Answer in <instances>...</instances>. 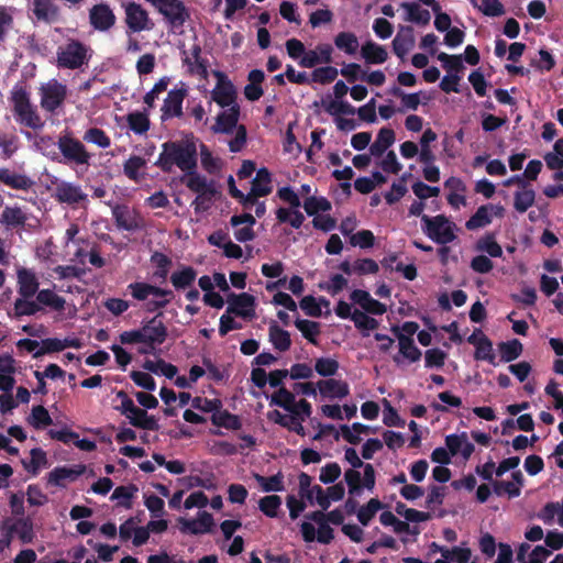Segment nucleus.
I'll use <instances>...</instances> for the list:
<instances>
[{
  "mask_svg": "<svg viewBox=\"0 0 563 563\" xmlns=\"http://www.w3.org/2000/svg\"><path fill=\"white\" fill-rule=\"evenodd\" d=\"M251 190L257 196H267L272 192V175L266 168L257 170L252 181Z\"/></svg>",
  "mask_w": 563,
  "mask_h": 563,
  "instance_id": "de8ad7c7",
  "label": "nucleus"
},
{
  "mask_svg": "<svg viewBox=\"0 0 563 563\" xmlns=\"http://www.w3.org/2000/svg\"><path fill=\"white\" fill-rule=\"evenodd\" d=\"M404 11V20L418 25H427L431 20V14L417 2H402L400 4Z\"/></svg>",
  "mask_w": 563,
  "mask_h": 563,
  "instance_id": "f704fd0d",
  "label": "nucleus"
},
{
  "mask_svg": "<svg viewBox=\"0 0 563 563\" xmlns=\"http://www.w3.org/2000/svg\"><path fill=\"white\" fill-rule=\"evenodd\" d=\"M344 481L352 496L360 495L363 489L372 493L376 483L375 470L372 464H366L362 472L360 468H347L344 472Z\"/></svg>",
  "mask_w": 563,
  "mask_h": 563,
  "instance_id": "1a4fd4ad",
  "label": "nucleus"
},
{
  "mask_svg": "<svg viewBox=\"0 0 563 563\" xmlns=\"http://www.w3.org/2000/svg\"><path fill=\"white\" fill-rule=\"evenodd\" d=\"M88 47L76 40L60 45L56 52V63L59 68L77 69L88 62Z\"/></svg>",
  "mask_w": 563,
  "mask_h": 563,
  "instance_id": "0eeeda50",
  "label": "nucleus"
},
{
  "mask_svg": "<svg viewBox=\"0 0 563 563\" xmlns=\"http://www.w3.org/2000/svg\"><path fill=\"white\" fill-rule=\"evenodd\" d=\"M18 297L13 303L16 317L34 316L44 308L57 313V320L71 319L77 313L75 305L66 301L52 288L40 289V277L30 267H15Z\"/></svg>",
  "mask_w": 563,
  "mask_h": 563,
  "instance_id": "f257e3e1",
  "label": "nucleus"
},
{
  "mask_svg": "<svg viewBox=\"0 0 563 563\" xmlns=\"http://www.w3.org/2000/svg\"><path fill=\"white\" fill-rule=\"evenodd\" d=\"M58 148L67 161L78 165H88L91 158L85 145L70 136H62L58 140Z\"/></svg>",
  "mask_w": 563,
  "mask_h": 563,
  "instance_id": "2eb2a0df",
  "label": "nucleus"
},
{
  "mask_svg": "<svg viewBox=\"0 0 563 563\" xmlns=\"http://www.w3.org/2000/svg\"><path fill=\"white\" fill-rule=\"evenodd\" d=\"M196 276L197 273L192 267H181L172 274L170 283L176 289H185L194 283Z\"/></svg>",
  "mask_w": 563,
  "mask_h": 563,
  "instance_id": "603ef678",
  "label": "nucleus"
},
{
  "mask_svg": "<svg viewBox=\"0 0 563 563\" xmlns=\"http://www.w3.org/2000/svg\"><path fill=\"white\" fill-rule=\"evenodd\" d=\"M445 445L453 456L461 455L464 460H468L475 449L465 432L446 435Z\"/></svg>",
  "mask_w": 563,
  "mask_h": 563,
  "instance_id": "c756f323",
  "label": "nucleus"
},
{
  "mask_svg": "<svg viewBox=\"0 0 563 563\" xmlns=\"http://www.w3.org/2000/svg\"><path fill=\"white\" fill-rule=\"evenodd\" d=\"M143 367L148 372H152L156 375H163L167 378H173L177 374V367L173 364L166 363L163 360H147L145 361Z\"/></svg>",
  "mask_w": 563,
  "mask_h": 563,
  "instance_id": "680f3d73",
  "label": "nucleus"
},
{
  "mask_svg": "<svg viewBox=\"0 0 563 563\" xmlns=\"http://www.w3.org/2000/svg\"><path fill=\"white\" fill-rule=\"evenodd\" d=\"M538 518L545 525L558 523L563 527V503H548L538 514Z\"/></svg>",
  "mask_w": 563,
  "mask_h": 563,
  "instance_id": "a19ab883",
  "label": "nucleus"
},
{
  "mask_svg": "<svg viewBox=\"0 0 563 563\" xmlns=\"http://www.w3.org/2000/svg\"><path fill=\"white\" fill-rule=\"evenodd\" d=\"M395 143V132L389 128L378 131L376 140L369 146L371 155L380 156Z\"/></svg>",
  "mask_w": 563,
  "mask_h": 563,
  "instance_id": "79ce46f5",
  "label": "nucleus"
},
{
  "mask_svg": "<svg viewBox=\"0 0 563 563\" xmlns=\"http://www.w3.org/2000/svg\"><path fill=\"white\" fill-rule=\"evenodd\" d=\"M331 208V202L322 196L311 195L303 201L305 211L312 217L322 212H328Z\"/></svg>",
  "mask_w": 563,
  "mask_h": 563,
  "instance_id": "09e8293b",
  "label": "nucleus"
},
{
  "mask_svg": "<svg viewBox=\"0 0 563 563\" xmlns=\"http://www.w3.org/2000/svg\"><path fill=\"white\" fill-rule=\"evenodd\" d=\"M272 401L285 410L297 409L298 413L303 416L312 413V407L306 399L296 400L295 395L284 387L273 394Z\"/></svg>",
  "mask_w": 563,
  "mask_h": 563,
  "instance_id": "dca6fc26",
  "label": "nucleus"
},
{
  "mask_svg": "<svg viewBox=\"0 0 563 563\" xmlns=\"http://www.w3.org/2000/svg\"><path fill=\"white\" fill-rule=\"evenodd\" d=\"M343 521L342 511L335 509L328 514L313 511L302 521L300 531L306 542L318 541L328 544L333 539V530L330 523L340 525Z\"/></svg>",
  "mask_w": 563,
  "mask_h": 563,
  "instance_id": "7ed1b4c3",
  "label": "nucleus"
},
{
  "mask_svg": "<svg viewBox=\"0 0 563 563\" xmlns=\"http://www.w3.org/2000/svg\"><path fill=\"white\" fill-rule=\"evenodd\" d=\"M505 208L501 205H484L466 221L465 227L468 230L484 228L492 223L494 218H503Z\"/></svg>",
  "mask_w": 563,
  "mask_h": 563,
  "instance_id": "f3484780",
  "label": "nucleus"
},
{
  "mask_svg": "<svg viewBox=\"0 0 563 563\" xmlns=\"http://www.w3.org/2000/svg\"><path fill=\"white\" fill-rule=\"evenodd\" d=\"M196 154V147L191 143L167 142L163 144L156 165L164 172H172L176 166L187 174L197 166Z\"/></svg>",
  "mask_w": 563,
  "mask_h": 563,
  "instance_id": "20e7f679",
  "label": "nucleus"
},
{
  "mask_svg": "<svg viewBox=\"0 0 563 563\" xmlns=\"http://www.w3.org/2000/svg\"><path fill=\"white\" fill-rule=\"evenodd\" d=\"M81 471H77L70 467H56L51 471L47 475V482L49 485L56 487H64L68 482L75 481Z\"/></svg>",
  "mask_w": 563,
  "mask_h": 563,
  "instance_id": "ea45409f",
  "label": "nucleus"
},
{
  "mask_svg": "<svg viewBox=\"0 0 563 563\" xmlns=\"http://www.w3.org/2000/svg\"><path fill=\"white\" fill-rule=\"evenodd\" d=\"M181 183L196 192L197 195L200 192H205L213 187H216V183L212 180H208L205 176L196 173L195 170H190L186 175L181 177Z\"/></svg>",
  "mask_w": 563,
  "mask_h": 563,
  "instance_id": "58836bf2",
  "label": "nucleus"
},
{
  "mask_svg": "<svg viewBox=\"0 0 563 563\" xmlns=\"http://www.w3.org/2000/svg\"><path fill=\"white\" fill-rule=\"evenodd\" d=\"M324 110L332 117L338 118L345 115H354L356 109L344 99H329L323 101Z\"/></svg>",
  "mask_w": 563,
  "mask_h": 563,
  "instance_id": "49530a36",
  "label": "nucleus"
},
{
  "mask_svg": "<svg viewBox=\"0 0 563 563\" xmlns=\"http://www.w3.org/2000/svg\"><path fill=\"white\" fill-rule=\"evenodd\" d=\"M32 11L37 20L54 22L58 18V7L54 0H31Z\"/></svg>",
  "mask_w": 563,
  "mask_h": 563,
  "instance_id": "4c0bfd02",
  "label": "nucleus"
},
{
  "mask_svg": "<svg viewBox=\"0 0 563 563\" xmlns=\"http://www.w3.org/2000/svg\"><path fill=\"white\" fill-rule=\"evenodd\" d=\"M219 190L216 187L205 191L200 192L196 196L195 200L192 201V207L195 209V212L200 213L209 210L213 203L214 198L219 195Z\"/></svg>",
  "mask_w": 563,
  "mask_h": 563,
  "instance_id": "e2e57ef3",
  "label": "nucleus"
},
{
  "mask_svg": "<svg viewBox=\"0 0 563 563\" xmlns=\"http://www.w3.org/2000/svg\"><path fill=\"white\" fill-rule=\"evenodd\" d=\"M11 102L16 122L33 130L44 126V121L31 103L30 93L23 87L15 86L12 89Z\"/></svg>",
  "mask_w": 563,
  "mask_h": 563,
  "instance_id": "39448f33",
  "label": "nucleus"
},
{
  "mask_svg": "<svg viewBox=\"0 0 563 563\" xmlns=\"http://www.w3.org/2000/svg\"><path fill=\"white\" fill-rule=\"evenodd\" d=\"M335 46L349 55L357 52L360 43L355 34L351 32H341L334 38Z\"/></svg>",
  "mask_w": 563,
  "mask_h": 563,
  "instance_id": "6e6d98bb",
  "label": "nucleus"
},
{
  "mask_svg": "<svg viewBox=\"0 0 563 563\" xmlns=\"http://www.w3.org/2000/svg\"><path fill=\"white\" fill-rule=\"evenodd\" d=\"M228 312H233L242 318H253L255 314V298L247 292L232 295L229 298Z\"/></svg>",
  "mask_w": 563,
  "mask_h": 563,
  "instance_id": "393cba45",
  "label": "nucleus"
},
{
  "mask_svg": "<svg viewBox=\"0 0 563 563\" xmlns=\"http://www.w3.org/2000/svg\"><path fill=\"white\" fill-rule=\"evenodd\" d=\"M172 299V291L155 286V292L151 294L150 299L145 301L146 310L153 312L164 308Z\"/></svg>",
  "mask_w": 563,
  "mask_h": 563,
  "instance_id": "bf43d9fd",
  "label": "nucleus"
},
{
  "mask_svg": "<svg viewBox=\"0 0 563 563\" xmlns=\"http://www.w3.org/2000/svg\"><path fill=\"white\" fill-rule=\"evenodd\" d=\"M200 161L201 166L209 174H217L222 168L221 159L213 156L206 145L200 146Z\"/></svg>",
  "mask_w": 563,
  "mask_h": 563,
  "instance_id": "338daca9",
  "label": "nucleus"
},
{
  "mask_svg": "<svg viewBox=\"0 0 563 563\" xmlns=\"http://www.w3.org/2000/svg\"><path fill=\"white\" fill-rule=\"evenodd\" d=\"M486 16L496 18L505 14V7L499 0H476V5H473Z\"/></svg>",
  "mask_w": 563,
  "mask_h": 563,
  "instance_id": "0e129e2a",
  "label": "nucleus"
},
{
  "mask_svg": "<svg viewBox=\"0 0 563 563\" xmlns=\"http://www.w3.org/2000/svg\"><path fill=\"white\" fill-rule=\"evenodd\" d=\"M361 56L366 64L379 65L387 60L388 52L384 46L373 41H367L361 47Z\"/></svg>",
  "mask_w": 563,
  "mask_h": 563,
  "instance_id": "c9c22d12",
  "label": "nucleus"
},
{
  "mask_svg": "<svg viewBox=\"0 0 563 563\" xmlns=\"http://www.w3.org/2000/svg\"><path fill=\"white\" fill-rule=\"evenodd\" d=\"M146 166L145 158L141 156H131L129 159L125 161L123 165L124 174L134 181H139L143 177L142 169Z\"/></svg>",
  "mask_w": 563,
  "mask_h": 563,
  "instance_id": "5fc2aeb1",
  "label": "nucleus"
},
{
  "mask_svg": "<svg viewBox=\"0 0 563 563\" xmlns=\"http://www.w3.org/2000/svg\"><path fill=\"white\" fill-rule=\"evenodd\" d=\"M115 15L106 3H98L89 9V22L99 32H107L115 24Z\"/></svg>",
  "mask_w": 563,
  "mask_h": 563,
  "instance_id": "a211bd4d",
  "label": "nucleus"
},
{
  "mask_svg": "<svg viewBox=\"0 0 563 563\" xmlns=\"http://www.w3.org/2000/svg\"><path fill=\"white\" fill-rule=\"evenodd\" d=\"M0 183L12 189L23 191H27L34 186V181L29 176L9 168H0Z\"/></svg>",
  "mask_w": 563,
  "mask_h": 563,
  "instance_id": "473e14b6",
  "label": "nucleus"
},
{
  "mask_svg": "<svg viewBox=\"0 0 563 563\" xmlns=\"http://www.w3.org/2000/svg\"><path fill=\"white\" fill-rule=\"evenodd\" d=\"M156 10L172 27H181L190 18L189 10L181 0H166Z\"/></svg>",
  "mask_w": 563,
  "mask_h": 563,
  "instance_id": "ddd939ff",
  "label": "nucleus"
},
{
  "mask_svg": "<svg viewBox=\"0 0 563 563\" xmlns=\"http://www.w3.org/2000/svg\"><path fill=\"white\" fill-rule=\"evenodd\" d=\"M432 547L441 554V558L434 563H468L472 558V550L466 543H461L453 548L441 547L433 543Z\"/></svg>",
  "mask_w": 563,
  "mask_h": 563,
  "instance_id": "412c9836",
  "label": "nucleus"
},
{
  "mask_svg": "<svg viewBox=\"0 0 563 563\" xmlns=\"http://www.w3.org/2000/svg\"><path fill=\"white\" fill-rule=\"evenodd\" d=\"M68 89L57 79H49L40 87L41 107L47 112H55L66 100Z\"/></svg>",
  "mask_w": 563,
  "mask_h": 563,
  "instance_id": "9d476101",
  "label": "nucleus"
},
{
  "mask_svg": "<svg viewBox=\"0 0 563 563\" xmlns=\"http://www.w3.org/2000/svg\"><path fill=\"white\" fill-rule=\"evenodd\" d=\"M240 110L238 106L229 107L217 117V122L212 130L217 133H232L239 125Z\"/></svg>",
  "mask_w": 563,
  "mask_h": 563,
  "instance_id": "72a5a7b5",
  "label": "nucleus"
},
{
  "mask_svg": "<svg viewBox=\"0 0 563 563\" xmlns=\"http://www.w3.org/2000/svg\"><path fill=\"white\" fill-rule=\"evenodd\" d=\"M231 225L234 228V238L239 242L252 241L255 238L253 227L255 224V217L250 213L233 216L230 220Z\"/></svg>",
  "mask_w": 563,
  "mask_h": 563,
  "instance_id": "a878e982",
  "label": "nucleus"
},
{
  "mask_svg": "<svg viewBox=\"0 0 563 563\" xmlns=\"http://www.w3.org/2000/svg\"><path fill=\"white\" fill-rule=\"evenodd\" d=\"M317 387L323 399H342L350 394L349 384L342 379H322L317 383Z\"/></svg>",
  "mask_w": 563,
  "mask_h": 563,
  "instance_id": "5701e85b",
  "label": "nucleus"
},
{
  "mask_svg": "<svg viewBox=\"0 0 563 563\" xmlns=\"http://www.w3.org/2000/svg\"><path fill=\"white\" fill-rule=\"evenodd\" d=\"M352 321L354 325L362 332L363 336H368L371 331L378 328V321L369 317L366 312L355 309L353 311Z\"/></svg>",
  "mask_w": 563,
  "mask_h": 563,
  "instance_id": "8fccbe9b",
  "label": "nucleus"
},
{
  "mask_svg": "<svg viewBox=\"0 0 563 563\" xmlns=\"http://www.w3.org/2000/svg\"><path fill=\"white\" fill-rule=\"evenodd\" d=\"M125 122L129 129L137 135L146 134L151 125L148 113L145 111L130 112L125 117Z\"/></svg>",
  "mask_w": 563,
  "mask_h": 563,
  "instance_id": "37998d69",
  "label": "nucleus"
},
{
  "mask_svg": "<svg viewBox=\"0 0 563 563\" xmlns=\"http://www.w3.org/2000/svg\"><path fill=\"white\" fill-rule=\"evenodd\" d=\"M393 332L398 340L399 346V355L394 356V361L397 364L401 363V357L406 358L410 363L419 361L421 357V351L415 345L413 339L402 332H399L397 327L393 328Z\"/></svg>",
  "mask_w": 563,
  "mask_h": 563,
  "instance_id": "4be33fe9",
  "label": "nucleus"
},
{
  "mask_svg": "<svg viewBox=\"0 0 563 563\" xmlns=\"http://www.w3.org/2000/svg\"><path fill=\"white\" fill-rule=\"evenodd\" d=\"M187 87L181 84L179 88L172 89L162 107V119L167 120L183 114V102L187 96Z\"/></svg>",
  "mask_w": 563,
  "mask_h": 563,
  "instance_id": "aec40b11",
  "label": "nucleus"
},
{
  "mask_svg": "<svg viewBox=\"0 0 563 563\" xmlns=\"http://www.w3.org/2000/svg\"><path fill=\"white\" fill-rule=\"evenodd\" d=\"M351 300L358 305L365 312L382 316L387 308L384 303L374 299L367 291L356 289L351 294Z\"/></svg>",
  "mask_w": 563,
  "mask_h": 563,
  "instance_id": "2f4dec72",
  "label": "nucleus"
},
{
  "mask_svg": "<svg viewBox=\"0 0 563 563\" xmlns=\"http://www.w3.org/2000/svg\"><path fill=\"white\" fill-rule=\"evenodd\" d=\"M167 338V329L157 318L151 319L140 329L124 331L120 334L122 344H137L141 354H154Z\"/></svg>",
  "mask_w": 563,
  "mask_h": 563,
  "instance_id": "f03ea898",
  "label": "nucleus"
},
{
  "mask_svg": "<svg viewBox=\"0 0 563 563\" xmlns=\"http://www.w3.org/2000/svg\"><path fill=\"white\" fill-rule=\"evenodd\" d=\"M422 231L438 244H448L456 239V224L443 214L422 216Z\"/></svg>",
  "mask_w": 563,
  "mask_h": 563,
  "instance_id": "423d86ee",
  "label": "nucleus"
},
{
  "mask_svg": "<svg viewBox=\"0 0 563 563\" xmlns=\"http://www.w3.org/2000/svg\"><path fill=\"white\" fill-rule=\"evenodd\" d=\"M137 490L135 485L119 486L113 490L111 499L117 500L119 506L131 509L132 499L135 497Z\"/></svg>",
  "mask_w": 563,
  "mask_h": 563,
  "instance_id": "864d4df0",
  "label": "nucleus"
},
{
  "mask_svg": "<svg viewBox=\"0 0 563 563\" xmlns=\"http://www.w3.org/2000/svg\"><path fill=\"white\" fill-rule=\"evenodd\" d=\"M300 308L305 311L307 316L310 317H320L325 309L327 312L330 311V302L324 298H314L313 296H305L300 302Z\"/></svg>",
  "mask_w": 563,
  "mask_h": 563,
  "instance_id": "a18cd8bd",
  "label": "nucleus"
},
{
  "mask_svg": "<svg viewBox=\"0 0 563 563\" xmlns=\"http://www.w3.org/2000/svg\"><path fill=\"white\" fill-rule=\"evenodd\" d=\"M55 197L60 202L77 203L86 199L87 196L81 191L79 186L63 181L56 186Z\"/></svg>",
  "mask_w": 563,
  "mask_h": 563,
  "instance_id": "e433bc0d",
  "label": "nucleus"
},
{
  "mask_svg": "<svg viewBox=\"0 0 563 563\" xmlns=\"http://www.w3.org/2000/svg\"><path fill=\"white\" fill-rule=\"evenodd\" d=\"M475 346V358L494 363L495 353L492 341L481 331H474L467 339Z\"/></svg>",
  "mask_w": 563,
  "mask_h": 563,
  "instance_id": "bb28decb",
  "label": "nucleus"
},
{
  "mask_svg": "<svg viewBox=\"0 0 563 563\" xmlns=\"http://www.w3.org/2000/svg\"><path fill=\"white\" fill-rule=\"evenodd\" d=\"M123 10L125 24L132 33L151 31L154 27L147 10L140 3L134 1L124 2Z\"/></svg>",
  "mask_w": 563,
  "mask_h": 563,
  "instance_id": "9b49d317",
  "label": "nucleus"
},
{
  "mask_svg": "<svg viewBox=\"0 0 563 563\" xmlns=\"http://www.w3.org/2000/svg\"><path fill=\"white\" fill-rule=\"evenodd\" d=\"M134 427L146 430H156L158 428L157 421L154 417L147 415L143 409L135 406L134 410L126 417Z\"/></svg>",
  "mask_w": 563,
  "mask_h": 563,
  "instance_id": "3c124183",
  "label": "nucleus"
},
{
  "mask_svg": "<svg viewBox=\"0 0 563 563\" xmlns=\"http://www.w3.org/2000/svg\"><path fill=\"white\" fill-rule=\"evenodd\" d=\"M27 422L35 429H44L52 424L53 420L46 408L34 406L27 418Z\"/></svg>",
  "mask_w": 563,
  "mask_h": 563,
  "instance_id": "052dcab7",
  "label": "nucleus"
},
{
  "mask_svg": "<svg viewBox=\"0 0 563 563\" xmlns=\"http://www.w3.org/2000/svg\"><path fill=\"white\" fill-rule=\"evenodd\" d=\"M523 486V475L520 471L511 474V481H496L493 483V489L496 495H507L509 498L518 497Z\"/></svg>",
  "mask_w": 563,
  "mask_h": 563,
  "instance_id": "7c9ffc66",
  "label": "nucleus"
},
{
  "mask_svg": "<svg viewBox=\"0 0 563 563\" xmlns=\"http://www.w3.org/2000/svg\"><path fill=\"white\" fill-rule=\"evenodd\" d=\"M268 338L273 346L280 352L287 351L291 345L289 333L282 329L275 321L269 324Z\"/></svg>",
  "mask_w": 563,
  "mask_h": 563,
  "instance_id": "c03bdc74",
  "label": "nucleus"
},
{
  "mask_svg": "<svg viewBox=\"0 0 563 563\" xmlns=\"http://www.w3.org/2000/svg\"><path fill=\"white\" fill-rule=\"evenodd\" d=\"M177 525L181 533L197 536L209 533L214 526V520L211 514L200 510L195 518L179 517Z\"/></svg>",
  "mask_w": 563,
  "mask_h": 563,
  "instance_id": "f8f14e48",
  "label": "nucleus"
},
{
  "mask_svg": "<svg viewBox=\"0 0 563 563\" xmlns=\"http://www.w3.org/2000/svg\"><path fill=\"white\" fill-rule=\"evenodd\" d=\"M183 64L188 74L199 78H207L208 69L206 62L201 58V48L194 45L190 51L184 52Z\"/></svg>",
  "mask_w": 563,
  "mask_h": 563,
  "instance_id": "b1692460",
  "label": "nucleus"
},
{
  "mask_svg": "<svg viewBox=\"0 0 563 563\" xmlns=\"http://www.w3.org/2000/svg\"><path fill=\"white\" fill-rule=\"evenodd\" d=\"M544 161L548 168L552 170L561 169L563 167V139L554 143L553 151L544 155Z\"/></svg>",
  "mask_w": 563,
  "mask_h": 563,
  "instance_id": "774afa93",
  "label": "nucleus"
},
{
  "mask_svg": "<svg viewBox=\"0 0 563 563\" xmlns=\"http://www.w3.org/2000/svg\"><path fill=\"white\" fill-rule=\"evenodd\" d=\"M287 413H283L278 410H274L269 412L268 417L272 421L287 428L290 431L296 432L297 434L305 437L306 430L302 426V422L309 418L310 416H303L298 413L297 409L286 410Z\"/></svg>",
  "mask_w": 563,
  "mask_h": 563,
  "instance_id": "6ab92c4d",
  "label": "nucleus"
},
{
  "mask_svg": "<svg viewBox=\"0 0 563 563\" xmlns=\"http://www.w3.org/2000/svg\"><path fill=\"white\" fill-rule=\"evenodd\" d=\"M29 214L19 206H5L0 213V224L7 230L22 228L26 224Z\"/></svg>",
  "mask_w": 563,
  "mask_h": 563,
  "instance_id": "c85d7f7f",
  "label": "nucleus"
},
{
  "mask_svg": "<svg viewBox=\"0 0 563 563\" xmlns=\"http://www.w3.org/2000/svg\"><path fill=\"white\" fill-rule=\"evenodd\" d=\"M383 508L384 505L379 499L372 498L358 509L356 514L357 519L363 526H367L375 515Z\"/></svg>",
  "mask_w": 563,
  "mask_h": 563,
  "instance_id": "4d7b16f0",
  "label": "nucleus"
},
{
  "mask_svg": "<svg viewBox=\"0 0 563 563\" xmlns=\"http://www.w3.org/2000/svg\"><path fill=\"white\" fill-rule=\"evenodd\" d=\"M217 84L211 90L212 100L222 108L238 106L235 102L236 91L233 84L221 71H214Z\"/></svg>",
  "mask_w": 563,
  "mask_h": 563,
  "instance_id": "4468645a",
  "label": "nucleus"
},
{
  "mask_svg": "<svg viewBox=\"0 0 563 563\" xmlns=\"http://www.w3.org/2000/svg\"><path fill=\"white\" fill-rule=\"evenodd\" d=\"M276 217L279 222L289 223L295 229L300 228L305 220V217L299 211V208H292V207L277 209Z\"/></svg>",
  "mask_w": 563,
  "mask_h": 563,
  "instance_id": "13d9d810",
  "label": "nucleus"
},
{
  "mask_svg": "<svg viewBox=\"0 0 563 563\" xmlns=\"http://www.w3.org/2000/svg\"><path fill=\"white\" fill-rule=\"evenodd\" d=\"M332 53L333 48L330 44H319L301 57L299 65L301 67L312 68L318 64H328L332 59Z\"/></svg>",
  "mask_w": 563,
  "mask_h": 563,
  "instance_id": "cd10ccee",
  "label": "nucleus"
},
{
  "mask_svg": "<svg viewBox=\"0 0 563 563\" xmlns=\"http://www.w3.org/2000/svg\"><path fill=\"white\" fill-rule=\"evenodd\" d=\"M47 464L46 453L38 448L32 449L30 452V461L23 462L24 468L32 474H37L38 471Z\"/></svg>",
  "mask_w": 563,
  "mask_h": 563,
  "instance_id": "69168bd1",
  "label": "nucleus"
},
{
  "mask_svg": "<svg viewBox=\"0 0 563 563\" xmlns=\"http://www.w3.org/2000/svg\"><path fill=\"white\" fill-rule=\"evenodd\" d=\"M1 530L10 541L16 538L22 543H32L35 539L34 523L30 517H8L2 521Z\"/></svg>",
  "mask_w": 563,
  "mask_h": 563,
  "instance_id": "6e6552de",
  "label": "nucleus"
}]
</instances>
